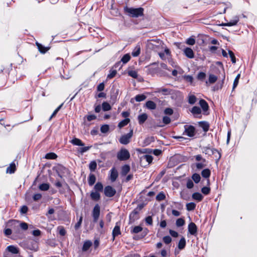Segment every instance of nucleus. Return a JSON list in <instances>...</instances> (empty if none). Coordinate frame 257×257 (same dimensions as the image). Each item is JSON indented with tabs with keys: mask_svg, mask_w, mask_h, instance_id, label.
I'll return each mask as SVG.
<instances>
[{
	"mask_svg": "<svg viewBox=\"0 0 257 257\" xmlns=\"http://www.w3.org/2000/svg\"><path fill=\"white\" fill-rule=\"evenodd\" d=\"M217 80V77L215 75L210 74L209 75L208 82L210 84L215 83Z\"/></svg>",
	"mask_w": 257,
	"mask_h": 257,
	"instance_id": "c9c22d12",
	"label": "nucleus"
},
{
	"mask_svg": "<svg viewBox=\"0 0 257 257\" xmlns=\"http://www.w3.org/2000/svg\"><path fill=\"white\" fill-rule=\"evenodd\" d=\"M96 181V177L94 174H90L88 177V184L90 186L93 185Z\"/></svg>",
	"mask_w": 257,
	"mask_h": 257,
	"instance_id": "c85d7f7f",
	"label": "nucleus"
},
{
	"mask_svg": "<svg viewBox=\"0 0 257 257\" xmlns=\"http://www.w3.org/2000/svg\"><path fill=\"white\" fill-rule=\"evenodd\" d=\"M92 243L90 240H86L85 241L83 245L82 246V251H87L92 245Z\"/></svg>",
	"mask_w": 257,
	"mask_h": 257,
	"instance_id": "6ab92c4d",
	"label": "nucleus"
},
{
	"mask_svg": "<svg viewBox=\"0 0 257 257\" xmlns=\"http://www.w3.org/2000/svg\"><path fill=\"white\" fill-rule=\"evenodd\" d=\"M50 188L49 184L48 183H43L39 185V188L42 191H47Z\"/></svg>",
	"mask_w": 257,
	"mask_h": 257,
	"instance_id": "4c0bfd02",
	"label": "nucleus"
},
{
	"mask_svg": "<svg viewBox=\"0 0 257 257\" xmlns=\"http://www.w3.org/2000/svg\"><path fill=\"white\" fill-rule=\"evenodd\" d=\"M186 246V240L184 237H182L179 241L178 247L180 249H183Z\"/></svg>",
	"mask_w": 257,
	"mask_h": 257,
	"instance_id": "4be33fe9",
	"label": "nucleus"
},
{
	"mask_svg": "<svg viewBox=\"0 0 257 257\" xmlns=\"http://www.w3.org/2000/svg\"><path fill=\"white\" fill-rule=\"evenodd\" d=\"M102 109L104 111H108L111 109V106L108 102H103L102 104Z\"/></svg>",
	"mask_w": 257,
	"mask_h": 257,
	"instance_id": "c756f323",
	"label": "nucleus"
},
{
	"mask_svg": "<svg viewBox=\"0 0 257 257\" xmlns=\"http://www.w3.org/2000/svg\"><path fill=\"white\" fill-rule=\"evenodd\" d=\"M100 215V207L98 204H96L94 207L92 216L94 222L97 221Z\"/></svg>",
	"mask_w": 257,
	"mask_h": 257,
	"instance_id": "6e6552de",
	"label": "nucleus"
},
{
	"mask_svg": "<svg viewBox=\"0 0 257 257\" xmlns=\"http://www.w3.org/2000/svg\"><path fill=\"white\" fill-rule=\"evenodd\" d=\"M165 197H166V196H165V194L163 192H160L157 195L156 200L159 201H162L165 199Z\"/></svg>",
	"mask_w": 257,
	"mask_h": 257,
	"instance_id": "49530a36",
	"label": "nucleus"
},
{
	"mask_svg": "<svg viewBox=\"0 0 257 257\" xmlns=\"http://www.w3.org/2000/svg\"><path fill=\"white\" fill-rule=\"evenodd\" d=\"M124 11L132 17L138 18L144 15V9L142 8H133L125 7Z\"/></svg>",
	"mask_w": 257,
	"mask_h": 257,
	"instance_id": "f257e3e1",
	"label": "nucleus"
},
{
	"mask_svg": "<svg viewBox=\"0 0 257 257\" xmlns=\"http://www.w3.org/2000/svg\"><path fill=\"white\" fill-rule=\"evenodd\" d=\"M131 59V56L128 54H125L121 58V62L125 64L128 62Z\"/></svg>",
	"mask_w": 257,
	"mask_h": 257,
	"instance_id": "79ce46f5",
	"label": "nucleus"
},
{
	"mask_svg": "<svg viewBox=\"0 0 257 257\" xmlns=\"http://www.w3.org/2000/svg\"><path fill=\"white\" fill-rule=\"evenodd\" d=\"M210 171L208 169H204L201 172V175L205 178H208L210 176Z\"/></svg>",
	"mask_w": 257,
	"mask_h": 257,
	"instance_id": "cd10ccee",
	"label": "nucleus"
},
{
	"mask_svg": "<svg viewBox=\"0 0 257 257\" xmlns=\"http://www.w3.org/2000/svg\"><path fill=\"white\" fill-rule=\"evenodd\" d=\"M16 169V166L15 164H11L10 166L7 168V172L10 173H14Z\"/></svg>",
	"mask_w": 257,
	"mask_h": 257,
	"instance_id": "a18cd8bd",
	"label": "nucleus"
},
{
	"mask_svg": "<svg viewBox=\"0 0 257 257\" xmlns=\"http://www.w3.org/2000/svg\"><path fill=\"white\" fill-rule=\"evenodd\" d=\"M57 157V155L54 153H47L45 156V158L47 159H55Z\"/></svg>",
	"mask_w": 257,
	"mask_h": 257,
	"instance_id": "a19ab883",
	"label": "nucleus"
},
{
	"mask_svg": "<svg viewBox=\"0 0 257 257\" xmlns=\"http://www.w3.org/2000/svg\"><path fill=\"white\" fill-rule=\"evenodd\" d=\"M104 193L106 196L111 197L115 194L116 190L111 186H107L104 188Z\"/></svg>",
	"mask_w": 257,
	"mask_h": 257,
	"instance_id": "0eeeda50",
	"label": "nucleus"
},
{
	"mask_svg": "<svg viewBox=\"0 0 257 257\" xmlns=\"http://www.w3.org/2000/svg\"><path fill=\"white\" fill-rule=\"evenodd\" d=\"M59 233L61 236H64L66 234V230L63 226H59L58 227Z\"/></svg>",
	"mask_w": 257,
	"mask_h": 257,
	"instance_id": "13d9d810",
	"label": "nucleus"
},
{
	"mask_svg": "<svg viewBox=\"0 0 257 257\" xmlns=\"http://www.w3.org/2000/svg\"><path fill=\"white\" fill-rule=\"evenodd\" d=\"M145 221L148 225H152L153 224V219L152 216H149L147 217L145 219Z\"/></svg>",
	"mask_w": 257,
	"mask_h": 257,
	"instance_id": "e2e57ef3",
	"label": "nucleus"
},
{
	"mask_svg": "<svg viewBox=\"0 0 257 257\" xmlns=\"http://www.w3.org/2000/svg\"><path fill=\"white\" fill-rule=\"evenodd\" d=\"M192 198L193 199L198 201H201L202 200L203 197L201 193L196 192L192 194Z\"/></svg>",
	"mask_w": 257,
	"mask_h": 257,
	"instance_id": "5701e85b",
	"label": "nucleus"
},
{
	"mask_svg": "<svg viewBox=\"0 0 257 257\" xmlns=\"http://www.w3.org/2000/svg\"><path fill=\"white\" fill-rule=\"evenodd\" d=\"M130 170V166L125 165L122 167L121 174L122 176H125L129 172Z\"/></svg>",
	"mask_w": 257,
	"mask_h": 257,
	"instance_id": "aec40b11",
	"label": "nucleus"
},
{
	"mask_svg": "<svg viewBox=\"0 0 257 257\" xmlns=\"http://www.w3.org/2000/svg\"><path fill=\"white\" fill-rule=\"evenodd\" d=\"M146 107L151 110H154L156 108V104L153 101L149 100L146 103Z\"/></svg>",
	"mask_w": 257,
	"mask_h": 257,
	"instance_id": "4468645a",
	"label": "nucleus"
},
{
	"mask_svg": "<svg viewBox=\"0 0 257 257\" xmlns=\"http://www.w3.org/2000/svg\"><path fill=\"white\" fill-rule=\"evenodd\" d=\"M140 54V47H136L135 50L133 51L132 54L134 57H137Z\"/></svg>",
	"mask_w": 257,
	"mask_h": 257,
	"instance_id": "603ef678",
	"label": "nucleus"
},
{
	"mask_svg": "<svg viewBox=\"0 0 257 257\" xmlns=\"http://www.w3.org/2000/svg\"><path fill=\"white\" fill-rule=\"evenodd\" d=\"M206 77V74L204 72H200L197 76V78L199 80L203 81L204 80V79Z\"/></svg>",
	"mask_w": 257,
	"mask_h": 257,
	"instance_id": "3c124183",
	"label": "nucleus"
},
{
	"mask_svg": "<svg viewBox=\"0 0 257 257\" xmlns=\"http://www.w3.org/2000/svg\"><path fill=\"white\" fill-rule=\"evenodd\" d=\"M228 54H229V56H230V57L231 58L232 62L233 63H235L236 62V59H235V57L234 54L233 53V52L230 51V50H229L228 51Z\"/></svg>",
	"mask_w": 257,
	"mask_h": 257,
	"instance_id": "bf43d9fd",
	"label": "nucleus"
},
{
	"mask_svg": "<svg viewBox=\"0 0 257 257\" xmlns=\"http://www.w3.org/2000/svg\"><path fill=\"white\" fill-rule=\"evenodd\" d=\"M71 143L75 146H84V144L79 139L74 138L70 141Z\"/></svg>",
	"mask_w": 257,
	"mask_h": 257,
	"instance_id": "a211bd4d",
	"label": "nucleus"
},
{
	"mask_svg": "<svg viewBox=\"0 0 257 257\" xmlns=\"http://www.w3.org/2000/svg\"><path fill=\"white\" fill-rule=\"evenodd\" d=\"M153 157L149 155H144L142 157V160H145L146 161L148 162L149 164H150L152 163V162L153 161Z\"/></svg>",
	"mask_w": 257,
	"mask_h": 257,
	"instance_id": "2f4dec72",
	"label": "nucleus"
},
{
	"mask_svg": "<svg viewBox=\"0 0 257 257\" xmlns=\"http://www.w3.org/2000/svg\"><path fill=\"white\" fill-rule=\"evenodd\" d=\"M184 134L186 135L189 137H193L195 135V128L194 126L191 125H184Z\"/></svg>",
	"mask_w": 257,
	"mask_h": 257,
	"instance_id": "423d86ee",
	"label": "nucleus"
},
{
	"mask_svg": "<svg viewBox=\"0 0 257 257\" xmlns=\"http://www.w3.org/2000/svg\"><path fill=\"white\" fill-rule=\"evenodd\" d=\"M36 44L39 51L42 53H45L50 49V47H45L38 42H36Z\"/></svg>",
	"mask_w": 257,
	"mask_h": 257,
	"instance_id": "f3484780",
	"label": "nucleus"
},
{
	"mask_svg": "<svg viewBox=\"0 0 257 257\" xmlns=\"http://www.w3.org/2000/svg\"><path fill=\"white\" fill-rule=\"evenodd\" d=\"M142 208V206H138L130 214V223L134 222L135 221L139 219V212Z\"/></svg>",
	"mask_w": 257,
	"mask_h": 257,
	"instance_id": "20e7f679",
	"label": "nucleus"
},
{
	"mask_svg": "<svg viewBox=\"0 0 257 257\" xmlns=\"http://www.w3.org/2000/svg\"><path fill=\"white\" fill-rule=\"evenodd\" d=\"M118 177V172L115 168H113L110 170V179L111 182H114Z\"/></svg>",
	"mask_w": 257,
	"mask_h": 257,
	"instance_id": "9b49d317",
	"label": "nucleus"
},
{
	"mask_svg": "<svg viewBox=\"0 0 257 257\" xmlns=\"http://www.w3.org/2000/svg\"><path fill=\"white\" fill-rule=\"evenodd\" d=\"M203 152L205 154L211 155L213 154L215 152H218V151L216 149H211L209 147H206L203 148Z\"/></svg>",
	"mask_w": 257,
	"mask_h": 257,
	"instance_id": "ddd939ff",
	"label": "nucleus"
},
{
	"mask_svg": "<svg viewBox=\"0 0 257 257\" xmlns=\"http://www.w3.org/2000/svg\"><path fill=\"white\" fill-rule=\"evenodd\" d=\"M188 231L192 235H196L197 234V228L196 224L193 222H191L188 225Z\"/></svg>",
	"mask_w": 257,
	"mask_h": 257,
	"instance_id": "9d476101",
	"label": "nucleus"
},
{
	"mask_svg": "<svg viewBox=\"0 0 257 257\" xmlns=\"http://www.w3.org/2000/svg\"><path fill=\"white\" fill-rule=\"evenodd\" d=\"M130 121V119L129 118H125L120 122H119L118 124V127L120 128L126 125Z\"/></svg>",
	"mask_w": 257,
	"mask_h": 257,
	"instance_id": "7c9ffc66",
	"label": "nucleus"
},
{
	"mask_svg": "<svg viewBox=\"0 0 257 257\" xmlns=\"http://www.w3.org/2000/svg\"><path fill=\"white\" fill-rule=\"evenodd\" d=\"M91 147H84L81 148L79 149L78 151L81 153V154L84 153V152H86L88 151Z\"/></svg>",
	"mask_w": 257,
	"mask_h": 257,
	"instance_id": "69168bd1",
	"label": "nucleus"
},
{
	"mask_svg": "<svg viewBox=\"0 0 257 257\" xmlns=\"http://www.w3.org/2000/svg\"><path fill=\"white\" fill-rule=\"evenodd\" d=\"M186 44L189 45H193L195 43V40L193 38H189L186 40Z\"/></svg>",
	"mask_w": 257,
	"mask_h": 257,
	"instance_id": "052dcab7",
	"label": "nucleus"
},
{
	"mask_svg": "<svg viewBox=\"0 0 257 257\" xmlns=\"http://www.w3.org/2000/svg\"><path fill=\"white\" fill-rule=\"evenodd\" d=\"M199 125L202 128L203 131L205 132H207L209 130V125L208 122L202 121L199 122Z\"/></svg>",
	"mask_w": 257,
	"mask_h": 257,
	"instance_id": "a878e982",
	"label": "nucleus"
},
{
	"mask_svg": "<svg viewBox=\"0 0 257 257\" xmlns=\"http://www.w3.org/2000/svg\"><path fill=\"white\" fill-rule=\"evenodd\" d=\"M170 122H171L170 118L167 116H164L163 117V122L164 123V124L159 125V126L160 127H163L165 124H168L170 123Z\"/></svg>",
	"mask_w": 257,
	"mask_h": 257,
	"instance_id": "e433bc0d",
	"label": "nucleus"
},
{
	"mask_svg": "<svg viewBox=\"0 0 257 257\" xmlns=\"http://www.w3.org/2000/svg\"><path fill=\"white\" fill-rule=\"evenodd\" d=\"M9 223L10 224V225L16 230H17L19 227L24 230H27L28 229V224L24 222H21L17 220H13L10 221Z\"/></svg>",
	"mask_w": 257,
	"mask_h": 257,
	"instance_id": "f03ea898",
	"label": "nucleus"
},
{
	"mask_svg": "<svg viewBox=\"0 0 257 257\" xmlns=\"http://www.w3.org/2000/svg\"><path fill=\"white\" fill-rule=\"evenodd\" d=\"M156 92L159 93H162L165 95H167L171 93V90L168 88H158Z\"/></svg>",
	"mask_w": 257,
	"mask_h": 257,
	"instance_id": "393cba45",
	"label": "nucleus"
},
{
	"mask_svg": "<svg viewBox=\"0 0 257 257\" xmlns=\"http://www.w3.org/2000/svg\"><path fill=\"white\" fill-rule=\"evenodd\" d=\"M148 118V115L145 113H142L138 116V121L140 124H142L145 122V121Z\"/></svg>",
	"mask_w": 257,
	"mask_h": 257,
	"instance_id": "2eb2a0df",
	"label": "nucleus"
},
{
	"mask_svg": "<svg viewBox=\"0 0 257 257\" xmlns=\"http://www.w3.org/2000/svg\"><path fill=\"white\" fill-rule=\"evenodd\" d=\"M205 163L206 162H200V163H196V167L198 169H202L206 167V164Z\"/></svg>",
	"mask_w": 257,
	"mask_h": 257,
	"instance_id": "864d4df0",
	"label": "nucleus"
},
{
	"mask_svg": "<svg viewBox=\"0 0 257 257\" xmlns=\"http://www.w3.org/2000/svg\"><path fill=\"white\" fill-rule=\"evenodd\" d=\"M239 21V18L238 17L236 16L234 17V19L233 20L230 21V22L222 24L223 26H232L236 25L237 23V22Z\"/></svg>",
	"mask_w": 257,
	"mask_h": 257,
	"instance_id": "dca6fc26",
	"label": "nucleus"
},
{
	"mask_svg": "<svg viewBox=\"0 0 257 257\" xmlns=\"http://www.w3.org/2000/svg\"><path fill=\"white\" fill-rule=\"evenodd\" d=\"M133 135V130H131L129 133L122 136L119 139V142L123 145H127L130 142V140Z\"/></svg>",
	"mask_w": 257,
	"mask_h": 257,
	"instance_id": "39448f33",
	"label": "nucleus"
},
{
	"mask_svg": "<svg viewBox=\"0 0 257 257\" xmlns=\"http://www.w3.org/2000/svg\"><path fill=\"white\" fill-rule=\"evenodd\" d=\"M109 72H110L109 74H108L107 76V78L109 79L113 78L116 75V74L117 73L116 70L113 69V68H112L110 70Z\"/></svg>",
	"mask_w": 257,
	"mask_h": 257,
	"instance_id": "58836bf2",
	"label": "nucleus"
},
{
	"mask_svg": "<svg viewBox=\"0 0 257 257\" xmlns=\"http://www.w3.org/2000/svg\"><path fill=\"white\" fill-rule=\"evenodd\" d=\"M109 125L107 124L102 125L100 127V131L102 133H106L109 130Z\"/></svg>",
	"mask_w": 257,
	"mask_h": 257,
	"instance_id": "5fc2aeb1",
	"label": "nucleus"
},
{
	"mask_svg": "<svg viewBox=\"0 0 257 257\" xmlns=\"http://www.w3.org/2000/svg\"><path fill=\"white\" fill-rule=\"evenodd\" d=\"M97 167V163L95 161H91L89 165V168L91 171H94Z\"/></svg>",
	"mask_w": 257,
	"mask_h": 257,
	"instance_id": "ea45409f",
	"label": "nucleus"
},
{
	"mask_svg": "<svg viewBox=\"0 0 257 257\" xmlns=\"http://www.w3.org/2000/svg\"><path fill=\"white\" fill-rule=\"evenodd\" d=\"M143 230V228L140 226H135L131 230L132 233H138Z\"/></svg>",
	"mask_w": 257,
	"mask_h": 257,
	"instance_id": "f704fd0d",
	"label": "nucleus"
},
{
	"mask_svg": "<svg viewBox=\"0 0 257 257\" xmlns=\"http://www.w3.org/2000/svg\"><path fill=\"white\" fill-rule=\"evenodd\" d=\"M91 198L93 200H98L100 199V194L96 192H92L90 194Z\"/></svg>",
	"mask_w": 257,
	"mask_h": 257,
	"instance_id": "bb28decb",
	"label": "nucleus"
},
{
	"mask_svg": "<svg viewBox=\"0 0 257 257\" xmlns=\"http://www.w3.org/2000/svg\"><path fill=\"white\" fill-rule=\"evenodd\" d=\"M94 189L97 192L101 191L103 189V185L101 183L97 182L94 186Z\"/></svg>",
	"mask_w": 257,
	"mask_h": 257,
	"instance_id": "8fccbe9b",
	"label": "nucleus"
},
{
	"mask_svg": "<svg viewBox=\"0 0 257 257\" xmlns=\"http://www.w3.org/2000/svg\"><path fill=\"white\" fill-rule=\"evenodd\" d=\"M196 101V97L194 95H190L188 96V102L191 104H194Z\"/></svg>",
	"mask_w": 257,
	"mask_h": 257,
	"instance_id": "37998d69",
	"label": "nucleus"
},
{
	"mask_svg": "<svg viewBox=\"0 0 257 257\" xmlns=\"http://www.w3.org/2000/svg\"><path fill=\"white\" fill-rule=\"evenodd\" d=\"M192 178L195 183H198L200 181L201 177L199 174L195 173L192 175Z\"/></svg>",
	"mask_w": 257,
	"mask_h": 257,
	"instance_id": "de8ad7c7",
	"label": "nucleus"
},
{
	"mask_svg": "<svg viewBox=\"0 0 257 257\" xmlns=\"http://www.w3.org/2000/svg\"><path fill=\"white\" fill-rule=\"evenodd\" d=\"M163 241L166 244L170 243L172 241V238L169 236H165L163 237Z\"/></svg>",
	"mask_w": 257,
	"mask_h": 257,
	"instance_id": "0e129e2a",
	"label": "nucleus"
},
{
	"mask_svg": "<svg viewBox=\"0 0 257 257\" xmlns=\"http://www.w3.org/2000/svg\"><path fill=\"white\" fill-rule=\"evenodd\" d=\"M130 157V154L125 149H121L117 154V158L119 161L127 160Z\"/></svg>",
	"mask_w": 257,
	"mask_h": 257,
	"instance_id": "7ed1b4c3",
	"label": "nucleus"
},
{
	"mask_svg": "<svg viewBox=\"0 0 257 257\" xmlns=\"http://www.w3.org/2000/svg\"><path fill=\"white\" fill-rule=\"evenodd\" d=\"M191 112L193 114L198 115V114H200V113L201 112V109L199 107L195 106L193 107Z\"/></svg>",
	"mask_w": 257,
	"mask_h": 257,
	"instance_id": "473e14b6",
	"label": "nucleus"
},
{
	"mask_svg": "<svg viewBox=\"0 0 257 257\" xmlns=\"http://www.w3.org/2000/svg\"><path fill=\"white\" fill-rule=\"evenodd\" d=\"M201 191L204 194L207 195L210 193V189L207 187H204L202 188Z\"/></svg>",
	"mask_w": 257,
	"mask_h": 257,
	"instance_id": "680f3d73",
	"label": "nucleus"
},
{
	"mask_svg": "<svg viewBox=\"0 0 257 257\" xmlns=\"http://www.w3.org/2000/svg\"><path fill=\"white\" fill-rule=\"evenodd\" d=\"M7 249L14 253V254H17V253H19V249L17 247L13 246V245H10V246H8L7 248Z\"/></svg>",
	"mask_w": 257,
	"mask_h": 257,
	"instance_id": "b1692460",
	"label": "nucleus"
},
{
	"mask_svg": "<svg viewBox=\"0 0 257 257\" xmlns=\"http://www.w3.org/2000/svg\"><path fill=\"white\" fill-rule=\"evenodd\" d=\"M146 97L144 94H139L136 96L135 99L137 101L140 102L146 99Z\"/></svg>",
	"mask_w": 257,
	"mask_h": 257,
	"instance_id": "c03bdc74",
	"label": "nucleus"
},
{
	"mask_svg": "<svg viewBox=\"0 0 257 257\" xmlns=\"http://www.w3.org/2000/svg\"><path fill=\"white\" fill-rule=\"evenodd\" d=\"M63 103H62L61 105H60L53 112L51 116H50L49 118V120H50L53 117H54L57 112L59 111V110L61 109L62 106H63Z\"/></svg>",
	"mask_w": 257,
	"mask_h": 257,
	"instance_id": "6e6d98bb",
	"label": "nucleus"
},
{
	"mask_svg": "<svg viewBox=\"0 0 257 257\" xmlns=\"http://www.w3.org/2000/svg\"><path fill=\"white\" fill-rule=\"evenodd\" d=\"M185 224V220L183 218H178L177 219L176 222V226L178 227H181L184 225Z\"/></svg>",
	"mask_w": 257,
	"mask_h": 257,
	"instance_id": "09e8293b",
	"label": "nucleus"
},
{
	"mask_svg": "<svg viewBox=\"0 0 257 257\" xmlns=\"http://www.w3.org/2000/svg\"><path fill=\"white\" fill-rule=\"evenodd\" d=\"M120 223L119 222L116 223L115 226L112 230V240H114L115 236L120 234L121 231L120 230Z\"/></svg>",
	"mask_w": 257,
	"mask_h": 257,
	"instance_id": "1a4fd4ad",
	"label": "nucleus"
},
{
	"mask_svg": "<svg viewBox=\"0 0 257 257\" xmlns=\"http://www.w3.org/2000/svg\"><path fill=\"white\" fill-rule=\"evenodd\" d=\"M199 104L204 111H206L208 109V105L207 102L204 99H201L199 101Z\"/></svg>",
	"mask_w": 257,
	"mask_h": 257,
	"instance_id": "412c9836",
	"label": "nucleus"
},
{
	"mask_svg": "<svg viewBox=\"0 0 257 257\" xmlns=\"http://www.w3.org/2000/svg\"><path fill=\"white\" fill-rule=\"evenodd\" d=\"M128 74L129 76L134 78H137L138 76L137 72L135 70L129 71L128 72Z\"/></svg>",
	"mask_w": 257,
	"mask_h": 257,
	"instance_id": "4d7b16f0",
	"label": "nucleus"
},
{
	"mask_svg": "<svg viewBox=\"0 0 257 257\" xmlns=\"http://www.w3.org/2000/svg\"><path fill=\"white\" fill-rule=\"evenodd\" d=\"M196 207V204L193 202H190L187 203L186 209L188 211H192L195 209Z\"/></svg>",
	"mask_w": 257,
	"mask_h": 257,
	"instance_id": "72a5a7b5",
	"label": "nucleus"
},
{
	"mask_svg": "<svg viewBox=\"0 0 257 257\" xmlns=\"http://www.w3.org/2000/svg\"><path fill=\"white\" fill-rule=\"evenodd\" d=\"M196 161L200 162H206V160L203 158L201 155H198L195 156Z\"/></svg>",
	"mask_w": 257,
	"mask_h": 257,
	"instance_id": "774afa93",
	"label": "nucleus"
},
{
	"mask_svg": "<svg viewBox=\"0 0 257 257\" xmlns=\"http://www.w3.org/2000/svg\"><path fill=\"white\" fill-rule=\"evenodd\" d=\"M184 53L186 57L189 58H193L194 57V53L192 49L186 48L184 50Z\"/></svg>",
	"mask_w": 257,
	"mask_h": 257,
	"instance_id": "f8f14e48",
	"label": "nucleus"
},
{
	"mask_svg": "<svg viewBox=\"0 0 257 257\" xmlns=\"http://www.w3.org/2000/svg\"><path fill=\"white\" fill-rule=\"evenodd\" d=\"M184 78L186 81L189 82L191 83L193 82V78L192 76L190 75H185L184 76Z\"/></svg>",
	"mask_w": 257,
	"mask_h": 257,
	"instance_id": "338daca9",
	"label": "nucleus"
}]
</instances>
